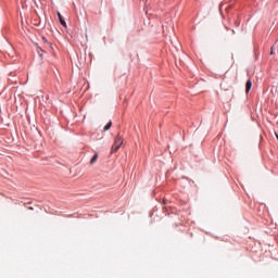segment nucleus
<instances>
[{"mask_svg": "<svg viewBox=\"0 0 278 278\" xmlns=\"http://www.w3.org/2000/svg\"><path fill=\"white\" fill-rule=\"evenodd\" d=\"M227 31H229V27L226 26Z\"/></svg>", "mask_w": 278, "mask_h": 278, "instance_id": "nucleus-10", "label": "nucleus"}, {"mask_svg": "<svg viewBox=\"0 0 278 278\" xmlns=\"http://www.w3.org/2000/svg\"><path fill=\"white\" fill-rule=\"evenodd\" d=\"M233 25H235L236 27H240V20H235V21H233Z\"/></svg>", "mask_w": 278, "mask_h": 278, "instance_id": "nucleus-6", "label": "nucleus"}, {"mask_svg": "<svg viewBox=\"0 0 278 278\" xmlns=\"http://www.w3.org/2000/svg\"><path fill=\"white\" fill-rule=\"evenodd\" d=\"M112 127V122H110L108 125L104 126V131H109V129Z\"/></svg>", "mask_w": 278, "mask_h": 278, "instance_id": "nucleus-5", "label": "nucleus"}, {"mask_svg": "<svg viewBox=\"0 0 278 278\" xmlns=\"http://www.w3.org/2000/svg\"><path fill=\"white\" fill-rule=\"evenodd\" d=\"M275 136H276V138H277V140H278V135H277V132L275 134Z\"/></svg>", "mask_w": 278, "mask_h": 278, "instance_id": "nucleus-9", "label": "nucleus"}, {"mask_svg": "<svg viewBox=\"0 0 278 278\" xmlns=\"http://www.w3.org/2000/svg\"><path fill=\"white\" fill-rule=\"evenodd\" d=\"M97 160H99V155L94 154L90 161V164H94V162H97Z\"/></svg>", "mask_w": 278, "mask_h": 278, "instance_id": "nucleus-4", "label": "nucleus"}, {"mask_svg": "<svg viewBox=\"0 0 278 278\" xmlns=\"http://www.w3.org/2000/svg\"><path fill=\"white\" fill-rule=\"evenodd\" d=\"M121 147H123V138H121V136H117L115 137L114 143L112 146L111 153H116V151H118Z\"/></svg>", "mask_w": 278, "mask_h": 278, "instance_id": "nucleus-1", "label": "nucleus"}, {"mask_svg": "<svg viewBox=\"0 0 278 278\" xmlns=\"http://www.w3.org/2000/svg\"><path fill=\"white\" fill-rule=\"evenodd\" d=\"M253 87V83L251 81V79H249L245 84V92L247 94H249V92L251 91V88Z\"/></svg>", "mask_w": 278, "mask_h": 278, "instance_id": "nucleus-3", "label": "nucleus"}, {"mask_svg": "<svg viewBox=\"0 0 278 278\" xmlns=\"http://www.w3.org/2000/svg\"><path fill=\"white\" fill-rule=\"evenodd\" d=\"M58 18L63 27H66V21H64V17L62 16L61 12H58Z\"/></svg>", "mask_w": 278, "mask_h": 278, "instance_id": "nucleus-2", "label": "nucleus"}, {"mask_svg": "<svg viewBox=\"0 0 278 278\" xmlns=\"http://www.w3.org/2000/svg\"><path fill=\"white\" fill-rule=\"evenodd\" d=\"M275 52L273 51V48H271V51H270V55H273Z\"/></svg>", "mask_w": 278, "mask_h": 278, "instance_id": "nucleus-8", "label": "nucleus"}, {"mask_svg": "<svg viewBox=\"0 0 278 278\" xmlns=\"http://www.w3.org/2000/svg\"><path fill=\"white\" fill-rule=\"evenodd\" d=\"M236 35V30L231 29V36Z\"/></svg>", "mask_w": 278, "mask_h": 278, "instance_id": "nucleus-7", "label": "nucleus"}]
</instances>
